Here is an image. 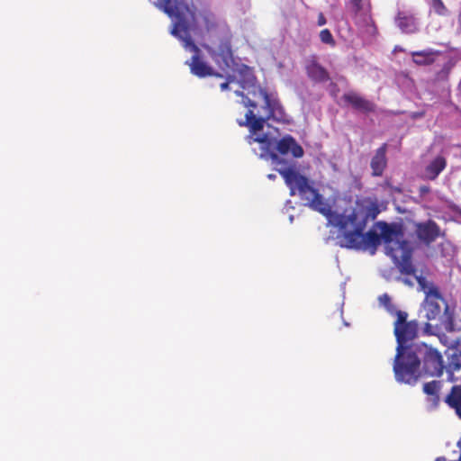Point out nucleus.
Segmentation results:
<instances>
[{"label":"nucleus","instance_id":"1","mask_svg":"<svg viewBox=\"0 0 461 461\" xmlns=\"http://www.w3.org/2000/svg\"><path fill=\"white\" fill-rule=\"evenodd\" d=\"M408 313L399 311L393 322V334L396 339V355L393 361V373L396 381L414 385L420 375V368L424 375L439 377L445 368L440 352L424 342L413 340L419 332V322L408 321Z\"/></svg>","mask_w":461,"mask_h":461},{"label":"nucleus","instance_id":"2","mask_svg":"<svg viewBox=\"0 0 461 461\" xmlns=\"http://www.w3.org/2000/svg\"><path fill=\"white\" fill-rule=\"evenodd\" d=\"M155 5L172 20L173 26L170 33L179 39L185 48H188L194 52L191 59L186 61L191 73L198 77L208 76L221 77L222 75L214 73L213 69L202 59L200 50L190 35L191 31L198 28L196 7L194 2H190V5L188 2H155Z\"/></svg>","mask_w":461,"mask_h":461},{"label":"nucleus","instance_id":"3","mask_svg":"<svg viewBox=\"0 0 461 461\" xmlns=\"http://www.w3.org/2000/svg\"><path fill=\"white\" fill-rule=\"evenodd\" d=\"M258 94L263 99L264 105L257 112L253 109L248 110L245 120L238 121V124L240 127L249 128V134L245 138L248 144H260L259 158H270L273 161L282 162L274 151L276 138L267 133L258 134V132L263 130L265 123L270 119L284 121L285 116L284 108L279 100L272 97L266 89L259 87Z\"/></svg>","mask_w":461,"mask_h":461},{"label":"nucleus","instance_id":"4","mask_svg":"<svg viewBox=\"0 0 461 461\" xmlns=\"http://www.w3.org/2000/svg\"><path fill=\"white\" fill-rule=\"evenodd\" d=\"M277 172L284 178L286 185L290 189V195L298 194L302 199L307 201V205L312 210L319 212L325 216L329 222L339 230V221L337 217L342 216V213L335 212L330 205L325 201L322 195L309 182V179L301 175L294 167H286L277 169Z\"/></svg>","mask_w":461,"mask_h":461},{"label":"nucleus","instance_id":"5","mask_svg":"<svg viewBox=\"0 0 461 461\" xmlns=\"http://www.w3.org/2000/svg\"><path fill=\"white\" fill-rule=\"evenodd\" d=\"M375 227L379 230L381 241L386 245L387 254L393 258L402 274L411 276L416 272L412 264L413 247L403 236L402 224L377 221Z\"/></svg>","mask_w":461,"mask_h":461},{"label":"nucleus","instance_id":"6","mask_svg":"<svg viewBox=\"0 0 461 461\" xmlns=\"http://www.w3.org/2000/svg\"><path fill=\"white\" fill-rule=\"evenodd\" d=\"M365 229L358 230V226H350L346 230H339V245L342 248L366 250L370 249L374 254L381 244L380 234L374 230L364 233Z\"/></svg>","mask_w":461,"mask_h":461},{"label":"nucleus","instance_id":"7","mask_svg":"<svg viewBox=\"0 0 461 461\" xmlns=\"http://www.w3.org/2000/svg\"><path fill=\"white\" fill-rule=\"evenodd\" d=\"M380 213L377 202L365 201L357 207L346 209L342 216H339L337 224L339 230H346L350 226H358V230L366 229L369 220H375Z\"/></svg>","mask_w":461,"mask_h":461},{"label":"nucleus","instance_id":"8","mask_svg":"<svg viewBox=\"0 0 461 461\" xmlns=\"http://www.w3.org/2000/svg\"><path fill=\"white\" fill-rule=\"evenodd\" d=\"M417 281L426 294L424 301L426 318L435 320L440 315L443 308L447 309V304L437 285L421 276L417 277Z\"/></svg>","mask_w":461,"mask_h":461},{"label":"nucleus","instance_id":"9","mask_svg":"<svg viewBox=\"0 0 461 461\" xmlns=\"http://www.w3.org/2000/svg\"><path fill=\"white\" fill-rule=\"evenodd\" d=\"M412 226V237L415 238L417 242L426 247H429L439 237L444 235L439 225L431 219L425 221H414Z\"/></svg>","mask_w":461,"mask_h":461},{"label":"nucleus","instance_id":"10","mask_svg":"<svg viewBox=\"0 0 461 461\" xmlns=\"http://www.w3.org/2000/svg\"><path fill=\"white\" fill-rule=\"evenodd\" d=\"M304 69L308 78L315 84L326 83L330 79L329 71L319 63L315 55L305 60Z\"/></svg>","mask_w":461,"mask_h":461},{"label":"nucleus","instance_id":"11","mask_svg":"<svg viewBox=\"0 0 461 461\" xmlns=\"http://www.w3.org/2000/svg\"><path fill=\"white\" fill-rule=\"evenodd\" d=\"M447 165L445 156L437 155L432 159L429 160L421 171V177L425 180L434 181L443 172Z\"/></svg>","mask_w":461,"mask_h":461},{"label":"nucleus","instance_id":"12","mask_svg":"<svg viewBox=\"0 0 461 461\" xmlns=\"http://www.w3.org/2000/svg\"><path fill=\"white\" fill-rule=\"evenodd\" d=\"M342 99L345 103L351 105L353 109L363 113H370L375 111L376 106L372 101L366 99L354 91L345 93L342 95Z\"/></svg>","mask_w":461,"mask_h":461},{"label":"nucleus","instance_id":"13","mask_svg":"<svg viewBox=\"0 0 461 461\" xmlns=\"http://www.w3.org/2000/svg\"><path fill=\"white\" fill-rule=\"evenodd\" d=\"M275 148L279 154L287 155L290 152L295 158H300L304 154L302 146L289 134L284 136L279 140H276Z\"/></svg>","mask_w":461,"mask_h":461},{"label":"nucleus","instance_id":"14","mask_svg":"<svg viewBox=\"0 0 461 461\" xmlns=\"http://www.w3.org/2000/svg\"><path fill=\"white\" fill-rule=\"evenodd\" d=\"M209 53L212 59L223 71L228 70L233 63L231 47L227 42L221 43L218 50H210Z\"/></svg>","mask_w":461,"mask_h":461},{"label":"nucleus","instance_id":"15","mask_svg":"<svg viewBox=\"0 0 461 461\" xmlns=\"http://www.w3.org/2000/svg\"><path fill=\"white\" fill-rule=\"evenodd\" d=\"M388 145L383 143L376 150L370 161L373 176H382L387 167V152Z\"/></svg>","mask_w":461,"mask_h":461},{"label":"nucleus","instance_id":"16","mask_svg":"<svg viewBox=\"0 0 461 461\" xmlns=\"http://www.w3.org/2000/svg\"><path fill=\"white\" fill-rule=\"evenodd\" d=\"M445 403L452 410L461 420V384L453 385L448 393L444 398Z\"/></svg>","mask_w":461,"mask_h":461},{"label":"nucleus","instance_id":"17","mask_svg":"<svg viewBox=\"0 0 461 461\" xmlns=\"http://www.w3.org/2000/svg\"><path fill=\"white\" fill-rule=\"evenodd\" d=\"M439 51L431 49L412 51L411 53L412 61L419 66H427L434 63L436 56L439 55Z\"/></svg>","mask_w":461,"mask_h":461},{"label":"nucleus","instance_id":"18","mask_svg":"<svg viewBox=\"0 0 461 461\" xmlns=\"http://www.w3.org/2000/svg\"><path fill=\"white\" fill-rule=\"evenodd\" d=\"M441 387L442 382L437 380L428 382L423 384V392L429 396V402H430L434 407H437L439 404V393Z\"/></svg>","mask_w":461,"mask_h":461},{"label":"nucleus","instance_id":"19","mask_svg":"<svg viewBox=\"0 0 461 461\" xmlns=\"http://www.w3.org/2000/svg\"><path fill=\"white\" fill-rule=\"evenodd\" d=\"M396 23L403 32H411L415 28V17L405 12H399Z\"/></svg>","mask_w":461,"mask_h":461},{"label":"nucleus","instance_id":"20","mask_svg":"<svg viewBox=\"0 0 461 461\" xmlns=\"http://www.w3.org/2000/svg\"><path fill=\"white\" fill-rule=\"evenodd\" d=\"M238 72L240 77V85L242 88H245L247 85H252L256 79L252 69L246 65H242L239 68Z\"/></svg>","mask_w":461,"mask_h":461},{"label":"nucleus","instance_id":"21","mask_svg":"<svg viewBox=\"0 0 461 461\" xmlns=\"http://www.w3.org/2000/svg\"><path fill=\"white\" fill-rule=\"evenodd\" d=\"M202 22L204 26V31L207 33H215L218 28L215 17L212 14H200Z\"/></svg>","mask_w":461,"mask_h":461},{"label":"nucleus","instance_id":"22","mask_svg":"<svg viewBox=\"0 0 461 461\" xmlns=\"http://www.w3.org/2000/svg\"><path fill=\"white\" fill-rule=\"evenodd\" d=\"M380 304L384 307L387 312L393 316H397V312L400 310L396 309V306L392 303L391 297L387 294H384L378 298Z\"/></svg>","mask_w":461,"mask_h":461},{"label":"nucleus","instance_id":"23","mask_svg":"<svg viewBox=\"0 0 461 461\" xmlns=\"http://www.w3.org/2000/svg\"><path fill=\"white\" fill-rule=\"evenodd\" d=\"M447 372L450 374V375H453L455 372L461 370V354H453L451 357L449 358L447 366Z\"/></svg>","mask_w":461,"mask_h":461},{"label":"nucleus","instance_id":"24","mask_svg":"<svg viewBox=\"0 0 461 461\" xmlns=\"http://www.w3.org/2000/svg\"><path fill=\"white\" fill-rule=\"evenodd\" d=\"M451 67L448 64H445L442 68L438 71L435 75V79L438 81H447L450 74Z\"/></svg>","mask_w":461,"mask_h":461},{"label":"nucleus","instance_id":"25","mask_svg":"<svg viewBox=\"0 0 461 461\" xmlns=\"http://www.w3.org/2000/svg\"><path fill=\"white\" fill-rule=\"evenodd\" d=\"M320 39L321 42L331 46L335 45L334 38L329 29H323L320 32Z\"/></svg>","mask_w":461,"mask_h":461},{"label":"nucleus","instance_id":"26","mask_svg":"<svg viewBox=\"0 0 461 461\" xmlns=\"http://www.w3.org/2000/svg\"><path fill=\"white\" fill-rule=\"evenodd\" d=\"M235 93L237 95L242 97V104H244L245 107L249 108V110L253 109L254 112H257V110H258V104L255 101H252L248 96L244 95L243 92L236 91Z\"/></svg>","mask_w":461,"mask_h":461},{"label":"nucleus","instance_id":"27","mask_svg":"<svg viewBox=\"0 0 461 461\" xmlns=\"http://www.w3.org/2000/svg\"><path fill=\"white\" fill-rule=\"evenodd\" d=\"M433 8L438 14H445L446 7L444 6L443 2H433Z\"/></svg>","mask_w":461,"mask_h":461},{"label":"nucleus","instance_id":"28","mask_svg":"<svg viewBox=\"0 0 461 461\" xmlns=\"http://www.w3.org/2000/svg\"><path fill=\"white\" fill-rule=\"evenodd\" d=\"M235 77L234 76H228L226 82H223L221 84L220 87L221 90L225 91L229 89V85L232 82H234Z\"/></svg>","mask_w":461,"mask_h":461},{"label":"nucleus","instance_id":"29","mask_svg":"<svg viewBox=\"0 0 461 461\" xmlns=\"http://www.w3.org/2000/svg\"><path fill=\"white\" fill-rule=\"evenodd\" d=\"M317 24L319 26H322V25L326 24V18L324 17V14L322 13H320L318 15Z\"/></svg>","mask_w":461,"mask_h":461},{"label":"nucleus","instance_id":"30","mask_svg":"<svg viewBox=\"0 0 461 461\" xmlns=\"http://www.w3.org/2000/svg\"><path fill=\"white\" fill-rule=\"evenodd\" d=\"M360 4H361V2H357V1L352 2L351 8L356 14H357L360 9Z\"/></svg>","mask_w":461,"mask_h":461},{"label":"nucleus","instance_id":"31","mask_svg":"<svg viewBox=\"0 0 461 461\" xmlns=\"http://www.w3.org/2000/svg\"><path fill=\"white\" fill-rule=\"evenodd\" d=\"M420 194H426V193H429V186H426V185H421L420 187Z\"/></svg>","mask_w":461,"mask_h":461},{"label":"nucleus","instance_id":"32","mask_svg":"<svg viewBox=\"0 0 461 461\" xmlns=\"http://www.w3.org/2000/svg\"><path fill=\"white\" fill-rule=\"evenodd\" d=\"M435 461H447V458L445 456H438Z\"/></svg>","mask_w":461,"mask_h":461},{"label":"nucleus","instance_id":"33","mask_svg":"<svg viewBox=\"0 0 461 461\" xmlns=\"http://www.w3.org/2000/svg\"><path fill=\"white\" fill-rule=\"evenodd\" d=\"M458 26H459V30L461 32V14H460V15L458 17Z\"/></svg>","mask_w":461,"mask_h":461},{"label":"nucleus","instance_id":"34","mask_svg":"<svg viewBox=\"0 0 461 461\" xmlns=\"http://www.w3.org/2000/svg\"><path fill=\"white\" fill-rule=\"evenodd\" d=\"M267 176H268L269 179H275L276 178V176L273 175V174H269Z\"/></svg>","mask_w":461,"mask_h":461},{"label":"nucleus","instance_id":"35","mask_svg":"<svg viewBox=\"0 0 461 461\" xmlns=\"http://www.w3.org/2000/svg\"><path fill=\"white\" fill-rule=\"evenodd\" d=\"M370 8H371V6H370V5L368 4V5H367V11H368V12L370 11Z\"/></svg>","mask_w":461,"mask_h":461}]
</instances>
